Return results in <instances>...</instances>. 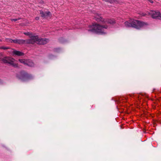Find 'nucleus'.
Masks as SVG:
<instances>
[{
	"mask_svg": "<svg viewBox=\"0 0 161 161\" xmlns=\"http://www.w3.org/2000/svg\"><path fill=\"white\" fill-rule=\"evenodd\" d=\"M9 42L12 43H17L19 44H25V41L23 39H14L13 40L11 39H8Z\"/></svg>",
	"mask_w": 161,
	"mask_h": 161,
	"instance_id": "8",
	"label": "nucleus"
},
{
	"mask_svg": "<svg viewBox=\"0 0 161 161\" xmlns=\"http://www.w3.org/2000/svg\"><path fill=\"white\" fill-rule=\"evenodd\" d=\"M24 34L25 35L29 36L30 37H32L33 36L32 34L29 32H24Z\"/></svg>",
	"mask_w": 161,
	"mask_h": 161,
	"instance_id": "13",
	"label": "nucleus"
},
{
	"mask_svg": "<svg viewBox=\"0 0 161 161\" xmlns=\"http://www.w3.org/2000/svg\"><path fill=\"white\" fill-rule=\"evenodd\" d=\"M1 49H3L4 50H6L9 48V47H1Z\"/></svg>",
	"mask_w": 161,
	"mask_h": 161,
	"instance_id": "15",
	"label": "nucleus"
},
{
	"mask_svg": "<svg viewBox=\"0 0 161 161\" xmlns=\"http://www.w3.org/2000/svg\"><path fill=\"white\" fill-rule=\"evenodd\" d=\"M129 21V22L126 21L124 23L126 27H132L137 29H140L148 25L147 23L138 20L130 19Z\"/></svg>",
	"mask_w": 161,
	"mask_h": 161,
	"instance_id": "1",
	"label": "nucleus"
},
{
	"mask_svg": "<svg viewBox=\"0 0 161 161\" xmlns=\"http://www.w3.org/2000/svg\"><path fill=\"white\" fill-rule=\"evenodd\" d=\"M19 61L21 63L29 66L32 67L34 65V64L32 61L29 59H19Z\"/></svg>",
	"mask_w": 161,
	"mask_h": 161,
	"instance_id": "6",
	"label": "nucleus"
},
{
	"mask_svg": "<svg viewBox=\"0 0 161 161\" xmlns=\"http://www.w3.org/2000/svg\"><path fill=\"white\" fill-rule=\"evenodd\" d=\"M39 19V17H36L35 18V19L36 20H38Z\"/></svg>",
	"mask_w": 161,
	"mask_h": 161,
	"instance_id": "17",
	"label": "nucleus"
},
{
	"mask_svg": "<svg viewBox=\"0 0 161 161\" xmlns=\"http://www.w3.org/2000/svg\"><path fill=\"white\" fill-rule=\"evenodd\" d=\"M159 14V12L155 11H151L149 13V14L154 19H158Z\"/></svg>",
	"mask_w": 161,
	"mask_h": 161,
	"instance_id": "10",
	"label": "nucleus"
},
{
	"mask_svg": "<svg viewBox=\"0 0 161 161\" xmlns=\"http://www.w3.org/2000/svg\"><path fill=\"white\" fill-rule=\"evenodd\" d=\"M148 1L151 3H153V2L152 0H148Z\"/></svg>",
	"mask_w": 161,
	"mask_h": 161,
	"instance_id": "18",
	"label": "nucleus"
},
{
	"mask_svg": "<svg viewBox=\"0 0 161 161\" xmlns=\"http://www.w3.org/2000/svg\"><path fill=\"white\" fill-rule=\"evenodd\" d=\"M14 60L15 59L14 58L8 57H5L1 59V61L3 63L9 64L14 67H17L18 66L17 65L14 63Z\"/></svg>",
	"mask_w": 161,
	"mask_h": 161,
	"instance_id": "5",
	"label": "nucleus"
},
{
	"mask_svg": "<svg viewBox=\"0 0 161 161\" xmlns=\"http://www.w3.org/2000/svg\"><path fill=\"white\" fill-rule=\"evenodd\" d=\"M13 54L15 55L19 56H21L24 55V54L23 53L17 50H14L13 52Z\"/></svg>",
	"mask_w": 161,
	"mask_h": 161,
	"instance_id": "12",
	"label": "nucleus"
},
{
	"mask_svg": "<svg viewBox=\"0 0 161 161\" xmlns=\"http://www.w3.org/2000/svg\"><path fill=\"white\" fill-rule=\"evenodd\" d=\"M20 19H21V18H18V19H11V21H16L17 20H19Z\"/></svg>",
	"mask_w": 161,
	"mask_h": 161,
	"instance_id": "14",
	"label": "nucleus"
},
{
	"mask_svg": "<svg viewBox=\"0 0 161 161\" xmlns=\"http://www.w3.org/2000/svg\"><path fill=\"white\" fill-rule=\"evenodd\" d=\"M40 13L41 15V16L43 18H47L48 16L51 14V13L50 11L44 12L42 10H40Z\"/></svg>",
	"mask_w": 161,
	"mask_h": 161,
	"instance_id": "11",
	"label": "nucleus"
},
{
	"mask_svg": "<svg viewBox=\"0 0 161 161\" xmlns=\"http://www.w3.org/2000/svg\"><path fill=\"white\" fill-rule=\"evenodd\" d=\"M31 38L30 39H26L25 40V44H33L35 42L37 43V36H32L31 37Z\"/></svg>",
	"mask_w": 161,
	"mask_h": 161,
	"instance_id": "7",
	"label": "nucleus"
},
{
	"mask_svg": "<svg viewBox=\"0 0 161 161\" xmlns=\"http://www.w3.org/2000/svg\"><path fill=\"white\" fill-rule=\"evenodd\" d=\"M102 24L100 25L96 23L93 24L92 26H90V29L88 30V31L99 33L102 34H105L104 31V29H107L108 26L107 25Z\"/></svg>",
	"mask_w": 161,
	"mask_h": 161,
	"instance_id": "2",
	"label": "nucleus"
},
{
	"mask_svg": "<svg viewBox=\"0 0 161 161\" xmlns=\"http://www.w3.org/2000/svg\"><path fill=\"white\" fill-rule=\"evenodd\" d=\"M48 39L46 38L38 39L37 36V43L40 45H44L46 44L48 42Z\"/></svg>",
	"mask_w": 161,
	"mask_h": 161,
	"instance_id": "9",
	"label": "nucleus"
},
{
	"mask_svg": "<svg viewBox=\"0 0 161 161\" xmlns=\"http://www.w3.org/2000/svg\"><path fill=\"white\" fill-rule=\"evenodd\" d=\"M0 49H1V47H0Z\"/></svg>",
	"mask_w": 161,
	"mask_h": 161,
	"instance_id": "21",
	"label": "nucleus"
},
{
	"mask_svg": "<svg viewBox=\"0 0 161 161\" xmlns=\"http://www.w3.org/2000/svg\"><path fill=\"white\" fill-rule=\"evenodd\" d=\"M158 19H161V14L159 13Z\"/></svg>",
	"mask_w": 161,
	"mask_h": 161,
	"instance_id": "16",
	"label": "nucleus"
},
{
	"mask_svg": "<svg viewBox=\"0 0 161 161\" xmlns=\"http://www.w3.org/2000/svg\"><path fill=\"white\" fill-rule=\"evenodd\" d=\"M145 14H143L142 15L143 16H145Z\"/></svg>",
	"mask_w": 161,
	"mask_h": 161,
	"instance_id": "19",
	"label": "nucleus"
},
{
	"mask_svg": "<svg viewBox=\"0 0 161 161\" xmlns=\"http://www.w3.org/2000/svg\"><path fill=\"white\" fill-rule=\"evenodd\" d=\"M94 18L95 20L97 22H99L100 24H104V25L108 26V24L113 25L115 23V21L114 19H105L98 14Z\"/></svg>",
	"mask_w": 161,
	"mask_h": 161,
	"instance_id": "3",
	"label": "nucleus"
},
{
	"mask_svg": "<svg viewBox=\"0 0 161 161\" xmlns=\"http://www.w3.org/2000/svg\"><path fill=\"white\" fill-rule=\"evenodd\" d=\"M16 77L18 79L25 81L32 78V76L24 70H22L16 74Z\"/></svg>",
	"mask_w": 161,
	"mask_h": 161,
	"instance_id": "4",
	"label": "nucleus"
},
{
	"mask_svg": "<svg viewBox=\"0 0 161 161\" xmlns=\"http://www.w3.org/2000/svg\"><path fill=\"white\" fill-rule=\"evenodd\" d=\"M1 41H2L0 39V42H1Z\"/></svg>",
	"mask_w": 161,
	"mask_h": 161,
	"instance_id": "20",
	"label": "nucleus"
}]
</instances>
